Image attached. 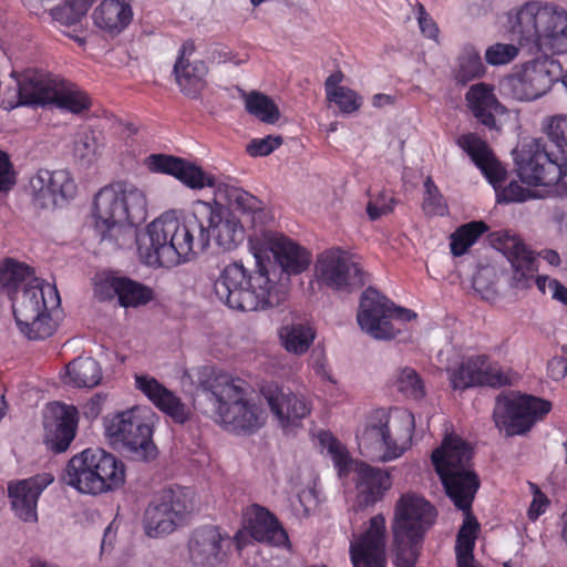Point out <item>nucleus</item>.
Returning <instances> with one entry per match:
<instances>
[{"instance_id":"nucleus-62","label":"nucleus","mask_w":567,"mask_h":567,"mask_svg":"<svg viewBox=\"0 0 567 567\" xmlns=\"http://www.w3.org/2000/svg\"><path fill=\"white\" fill-rule=\"evenodd\" d=\"M343 80V74L341 71L333 72L330 74L326 82H324V89L327 97L330 96L331 93L338 91L337 89H344L346 86L339 85Z\"/></svg>"},{"instance_id":"nucleus-41","label":"nucleus","mask_w":567,"mask_h":567,"mask_svg":"<svg viewBox=\"0 0 567 567\" xmlns=\"http://www.w3.org/2000/svg\"><path fill=\"white\" fill-rule=\"evenodd\" d=\"M56 89V97L52 104L72 113H80L89 109L90 101L87 96L78 90L74 84L60 79Z\"/></svg>"},{"instance_id":"nucleus-49","label":"nucleus","mask_w":567,"mask_h":567,"mask_svg":"<svg viewBox=\"0 0 567 567\" xmlns=\"http://www.w3.org/2000/svg\"><path fill=\"white\" fill-rule=\"evenodd\" d=\"M327 99L338 105L342 114H352L357 112L362 105V97L349 87L337 89Z\"/></svg>"},{"instance_id":"nucleus-20","label":"nucleus","mask_w":567,"mask_h":567,"mask_svg":"<svg viewBox=\"0 0 567 567\" xmlns=\"http://www.w3.org/2000/svg\"><path fill=\"white\" fill-rule=\"evenodd\" d=\"M492 246L502 251L513 268L511 286L515 289H528L538 271L534 252L516 236L507 231H494L489 235Z\"/></svg>"},{"instance_id":"nucleus-21","label":"nucleus","mask_w":567,"mask_h":567,"mask_svg":"<svg viewBox=\"0 0 567 567\" xmlns=\"http://www.w3.org/2000/svg\"><path fill=\"white\" fill-rule=\"evenodd\" d=\"M230 547L229 536L219 527L206 525L196 528L188 540L189 559L194 567H219Z\"/></svg>"},{"instance_id":"nucleus-35","label":"nucleus","mask_w":567,"mask_h":567,"mask_svg":"<svg viewBox=\"0 0 567 567\" xmlns=\"http://www.w3.org/2000/svg\"><path fill=\"white\" fill-rule=\"evenodd\" d=\"M104 289L112 290L124 308L144 306L154 298V291L150 287L127 277H111L100 284L95 288V292L104 297ZM107 296L111 293L107 292L105 297Z\"/></svg>"},{"instance_id":"nucleus-8","label":"nucleus","mask_w":567,"mask_h":567,"mask_svg":"<svg viewBox=\"0 0 567 567\" xmlns=\"http://www.w3.org/2000/svg\"><path fill=\"white\" fill-rule=\"evenodd\" d=\"M471 446L457 436H446L432 452V463L447 496L461 511L472 508L480 487L478 476L471 470Z\"/></svg>"},{"instance_id":"nucleus-44","label":"nucleus","mask_w":567,"mask_h":567,"mask_svg":"<svg viewBox=\"0 0 567 567\" xmlns=\"http://www.w3.org/2000/svg\"><path fill=\"white\" fill-rule=\"evenodd\" d=\"M63 4L50 8L53 20L61 24L72 25L81 21L94 0H63Z\"/></svg>"},{"instance_id":"nucleus-17","label":"nucleus","mask_w":567,"mask_h":567,"mask_svg":"<svg viewBox=\"0 0 567 567\" xmlns=\"http://www.w3.org/2000/svg\"><path fill=\"white\" fill-rule=\"evenodd\" d=\"M559 76L560 64L545 55L524 63L504 80L503 87L515 100L534 101L548 93Z\"/></svg>"},{"instance_id":"nucleus-36","label":"nucleus","mask_w":567,"mask_h":567,"mask_svg":"<svg viewBox=\"0 0 567 567\" xmlns=\"http://www.w3.org/2000/svg\"><path fill=\"white\" fill-rule=\"evenodd\" d=\"M132 17L131 3L125 0H103L93 12L95 25L112 35L121 33Z\"/></svg>"},{"instance_id":"nucleus-29","label":"nucleus","mask_w":567,"mask_h":567,"mask_svg":"<svg viewBox=\"0 0 567 567\" xmlns=\"http://www.w3.org/2000/svg\"><path fill=\"white\" fill-rule=\"evenodd\" d=\"M261 394L284 429L297 425L310 413V406L303 398L292 392H285L276 384L264 386Z\"/></svg>"},{"instance_id":"nucleus-27","label":"nucleus","mask_w":567,"mask_h":567,"mask_svg":"<svg viewBox=\"0 0 567 567\" xmlns=\"http://www.w3.org/2000/svg\"><path fill=\"white\" fill-rule=\"evenodd\" d=\"M34 189V203L41 208H55L73 198L76 185L65 169L40 171L31 182Z\"/></svg>"},{"instance_id":"nucleus-56","label":"nucleus","mask_w":567,"mask_h":567,"mask_svg":"<svg viewBox=\"0 0 567 567\" xmlns=\"http://www.w3.org/2000/svg\"><path fill=\"white\" fill-rule=\"evenodd\" d=\"M417 21L420 29L427 38H435L439 33V29L433 19L427 14L423 4L417 3Z\"/></svg>"},{"instance_id":"nucleus-45","label":"nucleus","mask_w":567,"mask_h":567,"mask_svg":"<svg viewBox=\"0 0 567 567\" xmlns=\"http://www.w3.org/2000/svg\"><path fill=\"white\" fill-rule=\"evenodd\" d=\"M394 385L406 398L422 399L425 395L424 383L420 374L410 367L396 370Z\"/></svg>"},{"instance_id":"nucleus-63","label":"nucleus","mask_w":567,"mask_h":567,"mask_svg":"<svg viewBox=\"0 0 567 567\" xmlns=\"http://www.w3.org/2000/svg\"><path fill=\"white\" fill-rule=\"evenodd\" d=\"M103 401L104 396H102L101 394H95L87 403L86 408L89 409V411L86 412V414H90L93 417L97 416L101 412V404Z\"/></svg>"},{"instance_id":"nucleus-7","label":"nucleus","mask_w":567,"mask_h":567,"mask_svg":"<svg viewBox=\"0 0 567 567\" xmlns=\"http://www.w3.org/2000/svg\"><path fill=\"white\" fill-rule=\"evenodd\" d=\"M146 165L152 172L175 176L183 184L193 189H202L206 186L216 187L215 200H225L229 206L251 215L254 225L262 223L265 216L262 202L240 187L221 183L216 185L215 178L207 175L200 167L183 158L166 155L152 154L146 158Z\"/></svg>"},{"instance_id":"nucleus-37","label":"nucleus","mask_w":567,"mask_h":567,"mask_svg":"<svg viewBox=\"0 0 567 567\" xmlns=\"http://www.w3.org/2000/svg\"><path fill=\"white\" fill-rule=\"evenodd\" d=\"M32 278H35L32 268L23 262L7 258L0 264V290L9 298L18 293L19 285Z\"/></svg>"},{"instance_id":"nucleus-43","label":"nucleus","mask_w":567,"mask_h":567,"mask_svg":"<svg viewBox=\"0 0 567 567\" xmlns=\"http://www.w3.org/2000/svg\"><path fill=\"white\" fill-rule=\"evenodd\" d=\"M488 227L484 221H471L458 227L451 235V251L454 256H462L477 240V238L487 231Z\"/></svg>"},{"instance_id":"nucleus-40","label":"nucleus","mask_w":567,"mask_h":567,"mask_svg":"<svg viewBox=\"0 0 567 567\" xmlns=\"http://www.w3.org/2000/svg\"><path fill=\"white\" fill-rule=\"evenodd\" d=\"M246 111L267 124H275L280 117L277 104L268 95L252 91L245 94Z\"/></svg>"},{"instance_id":"nucleus-50","label":"nucleus","mask_w":567,"mask_h":567,"mask_svg":"<svg viewBox=\"0 0 567 567\" xmlns=\"http://www.w3.org/2000/svg\"><path fill=\"white\" fill-rule=\"evenodd\" d=\"M518 53V48L512 43H495L487 48L485 60L492 65L507 64L512 62Z\"/></svg>"},{"instance_id":"nucleus-34","label":"nucleus","mask_w":567,"mask_h":567,"mask_svg":"<svg viewBox=\"0 0 567 567\" xmlns=\"http://www.w3.org/2000/svg\"><path fill=\"white\" fill-rule=\"evenodd\" d=\"M465 97L477 122L489 130L499 131L495 116L504 113L505 107L497 101L492 86L485 83L474 84Z\"/></svg>"},{"instance_id":"nucleus-52","label":"nucleus","mask_w":567,"mask_h":567,"mask_svg":"<svg viewBox=\"0 0 567 567\" xmlns=\"http://www.w3.org/2000/svg\"><path fill=\"white\" fill-rule=\"evenodd\" d=\"M282 144L280 135H268L264 138H254L246 146L247 153L252 157L267 156Z\"/></svg>"},{"instance_id":"nucleus-59","label":"nucleus","mask_w":567,"mask_h":567,"mask_svg":"<svg viewBox=\"0 0 567 567\" xmlns=\"http://www.w3.org/2000/svg\"><path fill=\"white\" fill-rule=\"evenodd\" d=\"M463 512L465 513L466 517L457 534H463L465 536H474L476 538L478 523L476 518L472 516L471 508L468 511Z\"/></svg>"},{"instance_id":"nucleus-18","label":"nucleus","mask_w":567,"mask_h":567,"mask_svg":"<svg viewBox=\"0 0 567 567\" xmlns=\"http://www.w3.org/2000/svg\"><path fill=\"white\" fill-rule=\"evenodd\" d=\"M319 285L338 291H351L365 284L364 272L349 252L332 248L321 252L316 261Z\"/></svg>"},{"instance_id":"nucleus-38","label":"nucleus","mask_w":567,"mask_h":567,"mask_svg":"<svg viewBox=\"0 0 567 567\" xmlns=\"http://www.w3.org/2000/svg\"><path fill=\"white\" fill-rule=\"evenodd\" d=\"M68 375L78 388H93L102 380V369L93 358L79 357L68 364Z\"/></svg>"},{"instance_id":"nucleus-5","label":"nucleus","mask_w":567,"mask_h":567,"mask_svg":"<svg viewBox=\"0 0 567 567\" xmlns=\"http://www.w3.org/2000/svg\"><path fill=\"white\" fill-rule=\"evenodd\" d=\"M511 39L529 53L567 52V11L564 8L527 1L507 13Z\"/></svg>"},{"instance_id":"nucleus-57","label":"nucleus","mask_w":567,"mask_h":567,"mask_svg":"<svg viewBox=\"0 0 567 567\" xmlns=\"http://www.w3.org/2000/svg\"><path fill=\"white\" fill-rule=\"evenodd\" d=\"M547 372L548 375L555 381L564 379L567 374L566 359L563 357L551 358L547 363Z\"/></svg>"},{"instance_id":"nucleus-39","label":"nucleus","mask_w":567,"mask_h":567,"mask_svg":"<svg viewBox=\"0 0 567 567\" xmlns=\"http://www.w3.org/2000/svg\"><path fill=\"white\" fill-rule=\"evenodd\" d=\"M280 339L289 352L305 353L315 339V331L309 324L292 322L281 327Z\"/></svg>"},{"instance_id":"nucleus-16","label":"nucleus","mask_w":567,"mask_h":567,"mask_svg":"<svg viewBox=\"0 0 567 567\" xmlns=\"http://www.w3.org/2000/svg\"><path fill=\"white\" fill-rule=\"evenodd\" d=\"M551 409L547 400L533 395H498L494 406V421L506 435H522L542 420Z\"/></svg>"},{"instance_id":"nucleus-2","label":"nucleus","mask_w":567,"mask_h":567,"mask_svg":"<svg viewBox=\"0 0 567 567\" xmlns=\"http://www.w3.org/2000/svg\"><path fill=\"white\" fill-rule=\"evenodd\" d=\"M206 216L197 200L192 213L182 220L168 213L153 220L138 239V254L143 261L152 267H172L187 260L190 254L205 251L209 246V235L200 219Z\"/></svg>"},{"instance_id":"nucleus-47","label":"nucleus","mask_w":567,"mask_h":567,"mask_svg":"<svg viewBox=\"0 0 567 567\" xmlns=\"http://www.w3.org/2000/svg\"><path fill=\"white\" fill-rule=\"evenodd\" d=\"M473 288L482 299L494 301L498 295L495 269L491 267L481 268L473 278Z\"/></svg>"},{"instance_id":"nucleus-55","label":"nucleus","mask_w":567,"mask_h":567,"mask_svg":"<svg viewBox=\"0 0 567 567\" xmlns=\"http://www.w3.org/2000/svg\"><path fill=\"white\" fill-rule=\"evenodd\" d=\"M475 539L476 538L474 536H465L463 534H457L455 545L457 563L474 559L473 550L475 546Z\"/></svg>"},{"instance_id":"nucleus-54","label":"nucleus","mask_w":567,"mask_h":567,"mask_svg":"<svg viewBox=\"0 0 567 567\" xmlns=\"http://www.w3.org/2000/svg\"><path fill=\"white\" fill-rule=\"evenodd\" d=\"M14 184L16 176L9 155L0 151V193L9 192Z\"/></svg>"},{"instance_id":"nucleus-53","label":"nucleus","mask_w":567,"mask_h":567,"mask_svg":"<svg viewBox=\"0 0 567 567\" xmlns=\"http://www.w3.org/2000/svg\"><path fill=\"white\" fill-rule=\"evenodd\" d=\"M394 198L388 197V195L382 192L377 195L375 198H371L367 205V214L371 220H377L382 215H385L393 209Z\"/></svg>"},{"instance_id":"nucleus-10","label":"nucleus","mask_w":567,"mask_h":567,"mask_svg":"<svg viewBox=\"0 0 567 567\" xmlns=\"http://www.w3.org/2000/svg\"><path fill=\"white\" fill-rule=\"evenodd\" d=\"M523 183L544 186L559 197H567V155L561 150H549L542 138H534L522 146L516 158Z\"/></svg>"},{"instance_id":"nucleus-9","label":"nucleus","mask_w":567,"mask_h":567,"mask_svg":"<svg viewBox=\"0 0 567 567\" xmlns=\"http://www.w3.org/2000/svg\"><path fill=\"white\" fill-rule=\"evenodd\" d=\"M61 480L80 493L97 495L124 484V463L101 449H86L66 464Z\"/></svg>"},{"instance_id":"nucleus-30","label":"nucleus","mask_w":567,"mask_h":567,"mask_svg":"<svg viewBox=\"0 0 567 567\" xmlns=\"http://www.w3.org/2000/svg\"><path fill=\"white\" fill-rule=\"evenodd\" d=\"M243 524L249 536L259 543L281 546L288 542V535L277 517L258 504H252L244 511Z\"/></svg>"},{"instance_id":"nucleus-31","label":"nucleus","mask_w":567,"mask_h":567,"mask_svg":"<svg viewBox=\"0 0 567 567\" xmlns=\"http://www.w3.org/2000/svg\"><path fill=\"white\" fill-rule=\"evenodd\" d=\"M450 381L454 390H465L477 385L501 386L506 384L507 379L488 370L485 355H476L467 358L452 370Z\"/></svg>"},{"instance_id":"nucleus-19","label":"nucleus","mask_w":567,"mask_h":567,"mask_svg":"<svg viewBox=\"0 0 567 567\" xmlns=\"http://www.w3.org/2000/svg\"><path fill=\"white\" fill-rule=\"evenodd\" d=\"M59 81L60 79L51 73L28 69L16 80V86L4 93L3 107L12 110L21 105L52 104L56 97Z\"/></svg>"},{"instance_id":"nucleus-6","label":"nucleus","mask_w":567,"mask_h":567,"mask_svg":"<svg viewBox=\"0 0 567 567\" xmlns=\"http://www.w3.org/2000/svg\"><path fill=\"white\" fill-rule=\"evenodd\" d=\"M437 512L424 497L415 493L400 496L394 506L391 524L394 564L414 567L426 532L434 525Z\"/></svg>"},{"instance_id":"nucleus-11","label":"nucleus","mask_w":567,"mask_h":567,"mask_svg":"<svg viewBox=\"0 0 567 567\" xmlns=\"http://www.w3.org/2000/svg\"><path fill=\"white\" fill-rule=\"evenodd\" d=\"M16 322L21 333L30 340H43L53 334L55 323L49 309L60 305L55 286H43L39 278L29 280L21 293L10 298Z\"/></svg>"},{"instance_id":"nucleus-24","label":"nucleus","mask_w":567,"mask_h":567,"mask_svg":"<svg viewBox=\"0 0 567 567\" xmlns=\"http://www.w3.org/2000/svg\"><path fill=\"white\" fill-rule=\"evenodd\" d=\"M391 301L372 287L367 288L360 300L357 320L362 330L374 339H393L399 332L389 321Z\"/></svg>"},{"instance_id":"nucleus-23","label":"nucleus","mask_w":567,"mask_h":567,"mask_svg":"<svg viewBox=\"0 0 567 567\" xmlns=\"http://www.w3.org/2000/svg\"><path fill=\"white\" fill-rule=\"evenodd\" d=\"M207 213L206 218L200 219L203 228L207 230L209 239L214 237L218 247L223 250L235 249L245 238V230L237 216L216 200L214 204L198 200Z\"/></svg>"},{"instance_id":"nucleus-46","label":"nucleus","mask_w":567,"mask_h":567,"mask_svg":"<svg viewBox=\"0 0 567 567\" xmlns=\"http://www.w3.org/2000/svg\"><path fill=\"white\" fill-rule=\"evenodd\" d=\"M100 145L93 131L79 132L74 138V156L83 164H91L99 153Z\"/></svg>"},{"instance_id":"nucleus-58","label":"nucleus","mask_w":567,"mask_h":567,"mask_svg":"<svg viewBox=\"0 0 567 567\" xmlns=\"http://www.w3.org/2000/svg\"><path fill=\"white\" fill-rule=\"evenodd\" d=\"M416 317L417 315L414 311L400 306H395L393 302H391L389 310V321H391V319H396L402 322H409Z\"/></svg>"},{"instance_id":"nucleus-4","label":"nucleus","mask_w":567,"mask_h":567,"mask_svg":"<svg viewBox=\"0 0 567 567\" xmlns=\"http://www.w3.org/2000/svg\"><path fill=\"white\" fill-rule=\"evenodd\" d=\"M198 383L215 406V413L226 430L237 434H252L265 422L264 411L248 396V388L241 379L217 372L212 367L198 371Z\"/></svg>"},{"instance_id":"nucleus-14","label":"nucleus","mask_w":567,"mask_h":567,"mask_svg":"<svg viewBox=\"0 0 567 567\" xmlns=\"http://www.w3.org/2000/svg\"><path fill=\"white\" fill-rule=\"evenodd\" d=\"M105 433L114 444H121L138 461H152L157 449L152 440V427L137 406L115 414L105 424Z\"/></svg>"},{"instance_id":"nucleus-12","label":"nucleus","mask_w":567,"mask_h":567,"mask_svg":"<svg viewBox=\"0 0 567 567\" xmlns=\"http://www.w3.org/2000/svg\"><path fill=\"white\" fill-rule=\"evenodd\" d=\"M327 450L340 476H347L351 471L355 473L357 503L360 508L373 506L391 488L389 472L354 461L338 440L330 437Z\"/></svg>"},{"instance_id":"nucleus-26","label":"nucleus","mask_w":567,"mask_h":567,"mask_svg":"<svg viewBox=\"0 0 567 567\" xmlns=\"http://www.w3.org/2000/svg\"><path fill=\"white\" fill-rule=\"evenodd\" d=\"M78 411L74 406L53 402L44 416L45 443L55 453L68 450L75 437Z\"/></svg>"},{"instance_id":"nucleus-51","label":"nucleus","mask_w":567,"mask_h":567,"mask_svg":"<svg viewBox=\"0 0 567 567\" xmlns=\"http://www.w3.org/2000/svg\"><path fill=\"white\" fill-rule=\"evenodd\" d=\"M546 133L557 150L564 151L567 147V115L553 116L546 126Z\"/></svg>"},{"instance_id":"nucleus-13","label":"nucleus","mask_w":567,"mask_h":567,"mask_svg":"<svg viewBox=\"0 0 567 567\" xmlns=\"http://www.w3.org/2000/svg\"><path fill=\"white\" fill-rule=\"evenodd\" d=\"M193 509V491L175 485L156 492L148 503L143 517L147 536L162 537L182 525Z\"/></svg>"},{"instance_id":"nucleus-48","label":"nucleus","mask_w":567,"mask_h":567,"mask_svg":"<svg viewBox=\"0 0 567 567\" xmlns=\"http://www.w3.org/2000/svg\"><path fill=\"white\" fill-rule=\"evenodd\" d=\"M424 188L425 194L422 204L424 213L429 216H444L447 212V206L431 177L425 179Z\"/></svg>"},{"instance_id":"nucleus-61","label":"nucleus","mask_w":567,"mask_h":567,"mask_svg":"<svg viewBox=\"0 0 567 567\" xmlns=\"http://www.w3.org/2000/svg\"><path fill=\"white\" fill-rule=\"evenodd\" d=\"M548 289L554 299L567 306V288L563 284L556 279L549 280Z\"/></svg>"},{"instance_id":"nucleus-15","label":"nucleus","mask_w":567,"mask_h":567,"mask_svg":"<svg viewBox=\"0 0 567 567\" xmlns=\"http://www.w3.org/2000/svg\"><path fill=\"white\" fill-rule=\"evenodd\" d=\"M456 143L471 157L494 188L498 190L499 184L505 179L506 171L496 159L487 143L475 133L461 135ZM497 197L498 202L514 203L525 202L535 197V194L523 187L518 182L513 181L501 192H497Z\"/></svg>"},{"instance_id":"nucleus-60","label":"nucleus","mask_w":567,"mask_h":567,"mask_svg":"<svg viewBox=\"0 0 567 567\" xmlns=\"http://www.w3.org/2000/svg\"><path fill=\"white\" fill-rule=\"evenodd\" d=\"M546 506L547 499L543 494L535 496L528 509V517L533 520L537 519L545 512Z\"/></svg>"},{"instance_id":"nucleus-64","label":"nucleus","mask_w":567,"mask_h":567,"mask_svg":"<svg viewBox=\"0 0 567 567\" xmlns=\"http://www.w3.org/2000/svg\"><path fill=\"white\" fill-rule=\"evenodd\" d=\"M539 256H542L551 266H558L560 264V257L555 250H543L539 252Z\"/></svg>"},{"instance_id":"nucleus-33","label":"nucleus","mask_w":567,"mask_h":567,"mask_svg":"<svg viewBox=\"0 0 567 567\" xmlns=\"http://www.w3.org/2000/svg\"><path fill=\"white\" fill-rule=\"evenodd\" d=\"M135 383L136 388L161 411L178 423L186 421L187 410L185 404L155 378L150 375H136Z\"/></svg>"},{"instance_id":"nucleus-25","label":"nucleus","mask_w":567,"mask_h":567,"mask_svg":"<svg viewBox=\"0 0 567 567\" xmlns=\"http://www.w3.org/2000/svg\"><path fill=\"white\" fill-rule=\"evenodd\" d=\"M353 567H385V518L378 514L370 519L369 528L355 544H351Z\"/></svg>"},{"instance_id":"nucleus-32","label":"nucleus","mask_w":567,"mask_h":567,"mask_svg":"<svg viewBox=\"0 0 567 567\" xmlns=\"http://www.w3.org/2000/svg\"><path fill=\"white\" fill-rule=\"evenodd\" d=\"M195 51V44L192 40L185 41L181 49L178 58L174 65L176 81L184 94L196 97L202 87L203 79L207 73V68L203 61L189 62V56Z\"/></svg>"},{"instance_id":"nucleus-28","label":"nucleus","mask_w":567,"mask_h":567,"mask_svg":"<svg viewBox=\"0 0 567 567\" xmlns=\"http://www.w3.org/2000/svg\"><path fill=\"white\" fill-rule=\"evenodd\" d=\"M53 480L52 474L43 473L9 484L8 493L16 516L25 523H37L38 499Z\"/></svg>"},{"instance_id":"nucleus-42","label":"nucleus","mask_w":567,"mask_h":567,"mask_svg":"<svg viewBox=\"0 0 567 567\" xmlns=\"http://www.w3.org/2000/svg\"><path fill=\"white\" fill-rule=\"evenodd\" d=\"M485 66L480 53L473 48H465L458 56L457 68L455 70V80L463 85L483 76Z\"/></svg>"},{"instance_id":"nucleus-3","label":"nucleus","mask_w":567,"mask_h":567,"mask_svg":"<svg viewBox=\"0 0 567 567\" xmlns=\"http://www.w3.org/2000/svg\"><path fill=\"white\" fill-rule=\"evenodd\" d=\"M92 216L102 243L113 248L130 246L135 239L133 226L146 219V197L133 184L105 186L94 196Z\"/></svg>"},{"instance_id":"nucleus-22","label":"nucleus","mask_w":567,"mask_h":567,"mask_svg":"<svg viewBox=\"0 0 567 567\" xmlns=\"http://www.w3.org/2000/svg\"><path fill=\"white\" fill-rule=\"evenodd\" d=\"M388 424L389 415L384 411H377L364 429L357 434L362 455L381 462L401 456L403 450L391 437Z\"/></svg>"},{"instance_id":"nucleus-1","label":"nucleus","mask_w":567,"mask_h":567,"mask_svg":"<svg viewBox=\"0 0 567 567\" xmlns=\"http://www.w3.org/2000/svg\"><path fill=\"white\" fill-rule=\"evenodd\" d=\"M254 269L243 262L227 265L214 282L220 302L238 311H260L284 302L290 277L310 265V254L282 234L264 231L249 236Z\"/></svg>"}]
</instances>
